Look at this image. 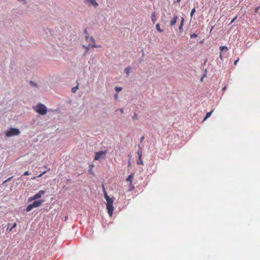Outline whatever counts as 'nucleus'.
I'll return each mask as SVG.
<instances>
[{
	"label": "nucleus",
	"mask_w": 260,
	"mask_h": 260,
	"mask_svg": "<svg viewBox=\"0 0 260 260\" xmlns=\"http://www.w3.org/2000/svg\"><path fill=\"white\" fill-rule=\"evenodd\" d=\"M133 119L134 120L138 119L137 114L136 113H134V115L133 116Z\"/></svg>",
	"instance_id": "25"
},
{
	"label": "nucleus",
	"mask_w": 260,
	"mask_h": 260,
	"mask_svg": "<svg viewBox=\"0 0 260 260\" xmlns=\"http://www.w3.org/2000/svg\"><path fill=\"white\" fill-rule=\"evenodd\" d=\"M121 90H122V87H115V90H116L117 92H119V91H120Z\"/></svg>",
	"instance_id": "22"
},
{
	"label": "nucleus",
	"mask_w": 260,
	"mask_h": 260,
	"mask_svg": "<svg viewBox=\"0 0 260 260\" xmlns=\"http://www.w3.org/2000/svg\"><path fill=\"white\" fill-rule=\"evenodd\" d=\"M130 164H131V162L129 161L128 165H130Z\"/></svg>",
	"instance_id": "42"
},
{
	"label": "nucleus",
	"mask_w": 260,
	"mask_h": 260,
	"mask_svg": "<svg viewBox=\"0 0 260 260\" xmlns=\"http://www.w3.org/2000/svg\"><path fill=\"white\" fill-rule=\"evenodd\" d=\"M20 133V131L18 128H10L6 132V135L7 137H12L14 136H17Z\"/></svg>",
	"instance_id": "3"
},
{
	"label": "nucleus",
	"mask_w": 260,
	"mask_h": 260,
	"mask_svg": "<svg viewBox=\"0 0 260 260\" xmlns=\"http://www.w3.org/2000/svg\"><path fill=\"white\" fill-rule=\"evenodd\" d=\"M184 18L183 17H181L180 24L179 27V30L180 32H181L183 30V26L184 25Z\"/></svg>",
	"instance_id": "11"
},
{
	"label": "nucleus",
	"mask_w": 260,
	"mask_h": 260,
	"mask_svg": "<svg viewBox=\"0 0 260 260\" xmlns=\"http://www.w3.org/2000/svg\"><path fill=\"white\" fill-rule=\"evenodd\" d=\"M259 9V7H257L255 9V13H257L258 12V10Z\"/></svg>",
	"instance_id": "35"
},
{
	"label": "nucleus",
	"mask_w": 260,
	"mask_h": 260,
	"mask_svg": "<svg viewBox=\"0 0 260 260\" xmlns=\"http://www.w3.org/2000/svg\"><path fill=\"white\" fill-rule=\"evenodd\" d=\"M35 111L41 115H45L47 113V107L42 104H38L34 108Z\"/></svg>",
	"instance_id": "2"
},
{
	"label": "nucleus",
	"mask_w": 260,
	"mask_h": 260,
	"mask_svg": "<svg viewBox=\"0 0 260 260\" xmlns=\"http://www.w3.org/2000/svg\"><path fill=\"white\" fill-rule=\"evenodd\" d=\"M137 164L138 165H143L142 158L139 157V159L137 161Z\"/></svg>",
	"instance_id": "20"
},
{
	"label": "nucleus",
	"mask_w": 260,
	"mask_h": 260,
	"mask_svg": "<svg viewBox=\"0 0 260 260\" xmlns=\"http://www.w3.org/2000/svg\"><path fill=\"white\" fill-rule=\"evenodd\" d=\"M119 111H120V112H121V113H123V112H124V110H123V108H120V109H119Z\"/></svg>",
	"instance_id": "32"
},
{
	"label": "nucleus",
	"mask_w": 260,
	"mask_h": 260,
	"mask_svg": "<svg viewBox=\"0 0 260 260\" xmlns=\"http://www.w3.org/2000/svg\"><path fill=\"white\" fill-rule=\"evenodd\" d=\"M181 0H177V3H179L180 2Z\"/></svg>",
	"instance_id": "41"
},
{
	"label": "nucleus",
	"mask_w": 260,
	"mask_h": 260,
	"mask_svg": "<svg viewBox=\"0 0 260 260\" xmlns=\"http://www.w3.org/2000/svg\"><path fill=\"white\" fill-rule=\"evenodd\" d=\"M12 228H10V229H9V228H7V230H9L10 232L12 230Z\"/></svg>",
	"instance_id": "38"
},
{
	"label": "nucleus",
	"mask_w": 260,
	"mask_h": 260,
	"mask_svg": "<svg viewBox=\"0 0 260 260\" xmlns=\"http://www.w3.org/2000/svg\"><path fill=\"white\" fill-rule=\"evenodd\" d=\"M46 171L43 172L42 173H41V174H40L39 175H38L37 177H34L33 178H32L31 179L34 180L36 178V177H38V178H40V177H41L43 175L45 174L46 173Z\"/></svg>",
	"instance_id": "19"
},
{
	"label": "nucleus",
	"mask_w": 260,
	"mask_h": 260,
	"mask_svg": "<svg viewBox=\"0 0 260 260\" xmlns=\"http://www.w3.org/2000/svg\"><path fill=\"white\" fill-rule=\"evenodd\" d=\"M86 41L89 43V45L91 47L99 48L101 45H96L95 44V40L92 37L86 36Z\"/></svg>",
	"instance_id": "4"
},
{
	"label": "nucleus",
	"mask_w": 260,
	"mask_h": 260,
	"mask_svg": "<svg viewBox=\"0 0 260 260\" xmlns=\"http://www.w3.org/2000/svg\"><path fill=\"white\" fill-rule=\"evenodd\" d=\"M212 112H213V111H211L207 112L206 113V116L204 119V121L206 120L208 118H209L211 116Z\"/></svg>",
	"instance_id": "15"
},
{
	"label": "nucleus",
	"mask_w": 260,
	"mask_h": 260,
	"mask_svg": "<svg viewBox=\"0 0 260 260\" xmlns=\"http://www.w3.org/2000/svg\"><path fill=\"white\" fill-rule=\"evenodd\" d=\"M114 98H115V99L116 100H117V98H118V94H115V95H114Z\"/></svg>",
	"instance_id": "36"
},
{
	"label": "nucleus",
	"mask_w": 260,
	"mask_h": 260,
	"mask_svg": "<svg viewBox=\"0 0 260 260\" xmlns=\"http://www.w3.org/2000/svg\"><path fill=\"white\" fill-rule=\"evenodd\" d=\"M144 138V137H142L141 138V141H143V140Z\"/></svg>",
	"instance_id": "40"
},
{
	"label": "nucleus",
	"mask_w": 260,
	"mask_h": 260,
	"mask_svg": "<svg viewBox=\"0 0 260 260\" xmlns=\"http://www.w3.org/2000/svg\"><path fill=\"white\" fill-rule=\"evenodd\" d=\"M178 19V16L174 15L173 16V19L172 20H171V21H170V25L171 26H174L176 24Z\"/></svg>",
	"instance_id": "8"
},
{
	"label": "nucleus",
	"mask_w": 260,
	"mask_h": 260,
	"mask_svg": "<svg viewBox=\"0 0 260 260\" xmlns=\"http://www.w3.org/2000/svg\"><path fill=\"white\" fill-rule=\"evenodd\" d=\"M226 88V86H224L223 88H222V90H225Z\"/></svg>",
	"instance_id": "39"
},
{
	"label": "nucleus",
	"mask_w": 260,
	"mask_h": 260,
	"mask_svg": "<svg viewBox=\"0 0 260 260\" xmlns=\"http://www.w3.org/2000/svg\"><path fill=\"white\" fill-rule=\"evenodd\" d=\"M134 177V174H130L126 179V181L129 182V186L132 185V181Z\"/></svg>",
	"instance_id": "9"
},
{
	"label": "nucleus",
	"mask_w": 260,
	"mask_h": 260,
	"mask_svg": "<svg viewBox=\"0 0 260 260\" xmlns=\"http://www.w3.org/2000/svg\"><path fill=\"white\" fill-rule=\"evenodd\" d=\"M198 35L196 34H193L192 35H190V38H196L197 37Z\"/></svg>",
	"instance_id": "24"
},
{
	"label": "nucleus",
	"mask_w": 260,
	"mask_h": 260,
	"mask_svg": "<svg viewBox=\"0 0 260 260\" xmlns=\"http://www.w3.org/2000/svg\"><path fill=\"white\" fill-rule=\"evenodd\" d=\"M132 68L131 67H128L127 68H126V69H125L124 70V73L127 75H128V74L129 73L131 70Z\"/></svg>",
	"instance_id": "14"
},
{
	"label": "nucleus",
	"mask_w": 260,
	"mask_h": 260,
	"mask_svg": "<svg viewBox=\"0 0 260 260\" xmlns=\"http://www.w3.org/2000/svg\"><path fill=\"white\" fill-rule=\"evenodd\" d=\"M78 85L77 86H76V87H74L72 88V92L75 93L76 91V90L78 89Z\"/></svg>",
	"instance_id": "23"
},
{
	"label": "nucleus",
	"mask_w": 260,
	"mask_h": 260,
	"mask_svg": "<svg viewBox=\"0 0 260 260\" xmlns=\"http://www.w3.org/2000/svg\"><path fill=\"white\" fill-rule=\"evenodd\" d=\"M12 177H11L8 178V179H7L5 181V182H9V181H10L11 180V179L12 178Z\"/></svg>",
	"instance_id": "28"
},
{
	"label": "nucleus",
	"mask_w": 260,
	"mask_h": 260,
	"mask_svg": "<svg viewBox=\"0 0 260 260\" xmlns=\"http://www.w3.org/2000/svg\"><path fill=\"white\" fill-rule=\"evenodd\" d=\"M130 186V189H129L130 190H132L134 189L135 187L133 184L132 186Z\"/></svg>",
	"instance_id": "29"
},
{
	"label": "nucleus",
	"mask_w": 260,
	"mask_h": 260,
	"mask_svg": "<svg viewBox=\"0 0 260 260\" xmlns=\"http://www.w3.org/2000/svg\"><path fill=\"white\" fill-rule=\"evenodd\" d=\"M44 193V191L43 190H40L38 193L35 194L34 196L30 197L28 199L29 201H31L38 199L41 198L42 194Z\"/></svg>",
	"instance_id": "6"
},
{
	"label": "nucleus",
	"mask_w": 260,
	"mask_h": 260,
	"mask_svg": "<svg viewBox=\"0 0 260 260\" xmlns=\"http://www.w3.org/2000/svg\"><path fill=\"white\" fill-rule=\"evenodd\" d=\"M220 58L222 60V53L220 52V55H219Z\"/></svg>",
	"instance_id": "34"
},
{
	"label": "nucleus",
	"mask_w": 260,
	"mask_h": 260,
	"mask_svg": "<svg viewBox=\"0 0 260 260\" xmlns=\"http://www.w3.org/2000/svg\"><path fill=\"white\" fill-rule=\"evenodd\" d=\"M16 226H17V223H14L13 224V226L12 228V229H14V228H16Z\"/></svg>",
	"instance_id": "31"
},
{
	"label": "nucleus",
	"mask_w": 260,
	"mask_h": 260,
	"mask_svg": "<svg viewBox=\"0 0 260 260\" xmlns=\"http://www.w3.org/2000/svg\"><path fill=\"white\" fill-rule=\"evenodd\" d=\"M237 16H236V17H235L234 18H233V19L232 20V21H231L230 24L233 23V22L236 20V19H237Z\"/></svg>",
	"instance_id": "27"
},
{
	"label": "nucleus",
	"mask_w": 260,
	"mask_h": 260,
	"mask_svg": "<svg viewBox=\"0 0 260 260\" xmlns=\"http://www.w3.org/2000/svg\"><path fill=\"white\" fill-rule=\"evenodd\" d=\"M107 153V151H100L99 152H95V156L94 157L95 160H99L101 159H103L106 157V154Z\"/></svg>",
	"instance_id": "5"
},
{
	"label": "nucleus",
	"mask_w": 260,
	"mask_h": 260,
	"mask_svg": "<svg viewBox=\"0 0 260 260\" xmlns=\"http://www.w3.org/2000/svg\"><path fill=\"white\" fill-rule=\"evenodd\" d=\"M102 188L103 190V192L104 194V197L107 201L106 208L108 211V213L110 217H111L113 215V210H114V206H113V200L112 198H110L106 191L105 187L104 185H102Z\"/></svg>",
	"instance_id": "1"
},
{
	"label": "nucleus",
	"mask_w": 260,
	"mask_h": 260,
	"mask_svg": "<svg viewBox=\"0 0 260 260\" xmlns=\"http://www.w3.org/2000/svg\"><path fill=\"white\" fill-rule=\"evenodd\" d=\"M29 175V172L28 171H26L24 173V176H27V175Z\"/></svg>",
	"instance_id": "30"
},
{
	"label": "nucleus",
	"mask_w": 260,
	"mask_h": 260,
	"mask_svg": "<svg viewBox=\"0 0 260 260\" xmlns=\"http://www.w3.org/2000/svg\"><path fill=\"white\" fill-rule=\"evenodd\" d=\"M43 202V200L37 201H35L32 204L33 205L34 208H36V207H38L40 206V205L42 204Z\"/></svg>",
	"instance_id": "10"
},
{
	"label": "nucleus",
	"mask_w": 260,
	"mask_h": 260,
	"mask_svg": "<svg viewBox=\"0 0 260 260\" xmlns=\"http://www.w3.org/2000/svg\"><path fill=\"white\" fill-rule=\"evenodd\" d=\"M219 49L221 52H222L223 50L228 51V47L224 46H220Z\"/></svg>",
	"instance_id": "17"
},
{
	"label": "nucleus",
	"mask_w": 260,
	"mask_h": 260,
	"mask_svg": "<svg viewBox=\"0 0 260 260\" xmlns=\"http://www.w3.org/2000/svg\"><path fill=\"white\" fill-rule=\"evenodd\" d=\"M196 12V8H194L192 9L191 11V13H190V16L191 17H192L194 14V13H195Z\"/></svg>",
	"instance_id": "21"
},
{
	"label": "nucleus",
	"mask_w": 260,
	"mask_h": 260,
	"mask_svg": "<svg viewBox=\"0 0 260 260\" xmlns=\"http://www.w3.org/2000/svg\"><path fill=\"white\" fill-rule=\"evenodd\" d=\"M84 47L86 48V52H88V51L89 50L90 47H91L89 45H88V46H87V47H85V46H84Z\"/></svg>",
	"instance_id": "26"
},
{
	"label": "nucleus",
	"mask_w": 260,
	"mask_h": 260,
	"mask_svg": "<svg viewBox=\"0 0 260 260\" xmlns=\"http://www.w3.org/2000/svg\"><path fill=\"white\" fill-rule=\"evenodd\" d=\"M34 208V207H33V205L32 204H30L29 205L27 206L26 209V211L27 212H29L30 211H31L32 209Z\"/></svg>",
	"instance_id": "13"
},
{
	"label": "nucleus",
	"mask_w": 260,
	"mask_h": 260,
	"mask_svg": "<svg viewBox=\"0 0 260 260\" xmlns=\"http://www.w3.org/2000/svg\"><path fill=\"white\" fill-rule=\"evenodd\" d=\"M156 28L157 30L158 31H159V32H161L163 31L162 29H161L160 28V25H159V23H157V24H156Z\"/></svg>",
	"instance_id": "16"
},
{
	"label": "nucleus",
	"mask_w": 260,
	"mask_h": 260,
	"mask_svg": "<svg viewBox=\"0 0 260 260\" xmlns=\"http://www.w3.org/2000/svg\"><path fill=\"white\" fill-rule=\"evenodd\" d=\"M84 3L88 4L90 3L91 5L93 6L95 8L99 6L98 3L96 2V0H84Z\"/></svg>",
	"instance_id": "7"
},
{
	"label": "nucleus",
	"mask_w": 260,
	"mask_h": 260,
	"mask_svg": "<svg viewBox=\"0 0 260 260\" xmlns=\"http://www.w3.org/2000/svg\"><path fill=\"white\" fill-rule=\"evenodd\" d=\"M239 60V58H238V59H237L235 61V62H234V64H235V65H236V64H237V62H238Z\"/></svg>",
	"instance_id": "33"
},
{
	"label": "nucleus",
	"mask_w": 260,
	"mask_h": 260,
	"mask_svg": "<svg viewBox=\"0 0 260 260\" xmlns=\"http://www.w3.org/2000/svg\"><path fill=\"white\" fill-rule=\"evenodd\" d=\"M30 84H31L33 85H34V86H36V84H35L32 81H30Z\"/></svg>",
	"instance_id": "37"
},
{
	"label": "nucleus",
	"mask_w": 260,
	"mask_h": 260,
	"mask_svg": "<svg viewBox=\"0 0 260 260\" xmlns=\"http://www.w3.org/2000/svg\"><path fill=\"white\" fill-rule=\"evenodd\" d=\"M138 155H139V157H140V158H142V149L141 148H140V149L138 150Z\"/></svg>",
	"instance_id": "18"
},
{
	"label": "nucleus",
	"mask_w": 260,
	"mask_h": 260,
	"mask_svg": "<svg viewBox=\"0 0 260 260\" xmlns=\"http://www.w3.org/2000/svg\"><path fill=\"white\" fill-rule=\"evenodd\" d=\"M151 21L153 23V24H154L156 22V17L155 15V12H153L151 16Z\"/></svg>",
	"instance_id": "12"
}]
</instances>
